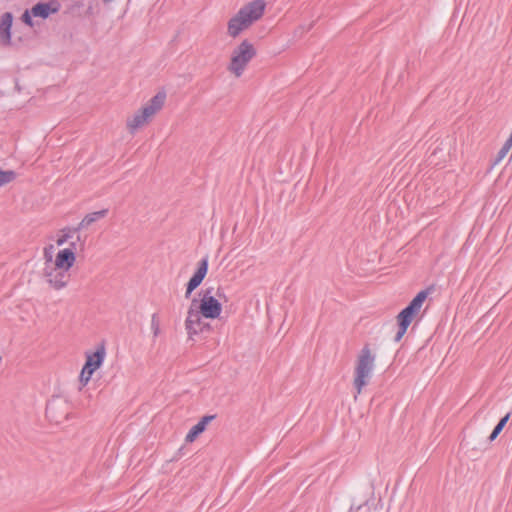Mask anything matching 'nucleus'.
<instances>
[{"label":"nucleus","instance_id":"nucleus-1","mask_svg":"<svg viewBox=\"0 0 512 512\" xmlns=\"http://www.w3.org/2000/svg\"><path fill=\"white\" fill-rule=\"evenodd\" d=\"M264 0H253L244 5L228 21L227 33L230 37L236 38L240 33L248 29L254 22L259 20L265 11Z\"/></svg>","mask_w":512,"mask_h":512},{"label":"nucleus","instance_id":"nucleus-2","mask_svg":"<svg viewBox=\"0 0 512 512\" xmlns=\"http://www.w3.org/2000/svg\"><path fill=\"white\" fill-rule=\"evenodd\" d=\"M375 359V354L372 353L368 345H365L358 355L354 371L353 385L356 389L355 398L362 392V389L369 383L375 367Z\"/></svg>","mask_w":512,"mask_h":512},{"label":"nucleus","instance_id":"nucleus-3","mask_svg":"<svg viewBox=\"0 0 512 512\" xmlns=\"http://www.w3.org/2000/svg\"><path fill=\"white\" fill-rule=\"evenodd\" d=\"M256 56L254 45L248 40H243L231 54L228 70L236 77H240L248 63Z\"/></svg>","mask_w":512,"mask_h":512},{"label":"nucleus","instance_id":"nucleus-4","mask_svg":"<svg viewBox=\"0 0 512 512\" xmlns=\"http://www.w3.org/2000/svg\"><path fill=\"white\" fill-rule=\"evenodd\" d=\"M166 100V93L158 92L151 100L134 116L128 120V128L133 132L142 127L148 120L153 117L163 107Z\"/></svg>","mask_w":512,"mask_h":512},{"label":"nucleus","instance_id":"nucleus-5","mask_svg":"<svg viewBox=\"0 0 512 512\" xmlns=\"http://www.w3.org/2000/svg\"><path fill=\"white\" fill-rule=\"evenodd\" d=\"M214 288L210 287L203 291L202 298L197 299V308L202 316L207 319H216L222 312V305L218 298L223 296V292L218 288L213 295Z\"/></svg>","mask_w":512,"mask_h":512},{"label":"nucleus","instance_id":"nucleus-6","mask_svg":"<svg viewBox=\"0 0 512 512\" xmlns=\"http://www.w3.org/2000/svg\"><path fill=\"white\" fill-rule=\"evenodd\" d=\"M43 274L48 284L55 290H61L68 285L70 274L69 270L52 265V257L50 256L45 263Z\"/></svg>","mask_w":512,"mask_h":512},{"label":"nucleus","instance_id":"nucleus-7","mask_svg":"<svg viewBox=\"0 0 512 512\" xmlns=\"http://www.w3.org/2000/svg\"><path fill=\"white\" fill-rule=\"evenodd\" d=\"M204 318L197 308V298H193L187 311V317L185 319V329L189 338L203 332L209 328V324L205 323Z\"/></svg>","mask_w":512,"mask_h":512},{"label":"nucleus","instance_id":"nucleus-8","mask_svg":"<svg viewBox=\"0 0 512 512\" xmlns=\"http://www.w3.org/2000/svg\"><path fill=\"white\" fill-rule=\"evenodd\" d=\"M105 355L104 346L98 347L94 353L87 355L85 365L79 376V381L83 386L88 384L93 373L102 365Z\"/></svg>","mask_w":512,"mask_h":512},{"label":"nucleus","instance_id":"nucleus-9","mask_svg":"<svg viewBox=\"0 0 512 512\" xmlns=\"http://www.w3.org/2000/svg\"><path fill=\"white\" fill-rule=\"evenodd\" d=\"M208 271V256L202 258L198 263V268L190 278L186 286L185 297H190L191 293L202 283Z\"/></svg>","mask_w":512,"mask_h":512},{"label":"nucleus","instance_id":"nucleus-10","mask_svg":"<svg viewBox=\"0 0 512 512\" xmlns=\"http://www.w3.org/2000/svg\"><path fill=\"white\" fill-rule=\"evenodd\" d=\"M59 9L60 4L57 1L39 2L31 8V14L33 17L46 19L51 14L57 13Z\"/></svg>","mask_w":512,"mask_h":512},{"label":"nucleus","instance_id":"nucleus-11","mask_svg":"<svg viewBox=\"0 0 512 512\" xmlns=\"http://www.w3.org/2000/svg\"><path fill=\"white\" fill-rule=\"evenodd\" d=\"M76 260L75 253L72 248H65L60 250L55 260H52V265L57 266L58 269L64 268L70 270V268L74 265Z\"/></svg>","mask_w":512,"mask_h":512},{"label":"nucleus","instance_id":"nucleus-12","mask_svg":"<svg viewBox=\"0 0 512 512\" xmlns=\"http://www.w3.org/2000/svg\"><path fill=\"white\" fill-rule=\"evenodd\" d=\"M215 418L214 415H206L195 424L186 435V442H193L202 432L205 431L207 425Z\"/></svg>","mask_w":512,"mask_h":512},{"label":"nucleus","instance_id":"nucleus-13","mask_svg":"<svg viewBox=\"0 0 512 512\" xmlns=\"http://www.w3.org/2000/svg\"><path fill=\"white\" fill-rule=\"evenodd\" d=\"M13 16L10 12L4 13L0 18V36L5 44L11 41V27Z\"/></svg>","mask_w":512,"mask_h":512},{"label":"nucleus","instance_id":"nucleus-14","mask_svg":"<svg viewBox=\"0 0 512 512\" xmlns=\"http://www.w3.org/2000/svg\"><path fill=\"white\" fill-rule=\"evenodd\" d=\"M108 213L107 209H102L96 212H92L87 214L82 221L78 224L77 227H74V232H79L80 230L87 228L94 222L98 221L99 219L104 218Z\"/></svg>","mask_w":512,"mask_h":512},{"label":"nucleus","instance_id":"nucleus-15","mask_svg":"<svg viewBox=\"0 0 512 512\" xmlns=\"http://www.w3.org/2000/svg\"><path fill=\"white\" fill-rule=\"evenodd\" d=\"M418 313L412 308V306L405 307L397 316L398 323H402L403 326H409L413 318Z\"/></svg>","mask_w":512,"mask_h":512},{"label":"nucleus","instance_id":"nucleus-16","mask_svg":"<svg viewBox=\"0 0 512 512\" xmlns=\"http://www.w3.org/2000/svg\"><path fill=\"white\" fill-rule=\"evenodd\" d=\"M428 296V292L426 290L420 291L409 303V306H412V308L419 313L424 301L426 300Z\"/></svg>","mask_w":512,"mask_h":512},{"label":"nucleus","instance_id":"nucleus-17","mask_svg":"<svg viewBox=\"0 0 512 512\" xmlns=\"http://www.w3.org/2000/svg\"><path fill=\"white\" fill-rule=\"evenodd\" d=\"M510 418V413H507L503 418L500 419V421L497 423V425L494 427L492 433L489 436V440L493 441L497 438V436L501 433L505 425L507 424L508 420Z\"/></svg>","mask_w":512,"mask_h":512},{"label":"nucleus","instance_id":"nucleus-18","mask_svg":"<svg viewBox=\"0 0 512 512\" xmlns=\"http://www.w3.org/2000/svg\"><path fill=\"white\" fill-rule=\"evenodd\" d=\"M77 233L78 232H74V227L73 228L68 227V228L62 229L60 236L56 240L57 245L58 246L64 245L70 238L73 237L74 234H77Z\"/></svg>","mask_w":512,"mask_h":512},{"label":"nucleus","instance_id":"nucleus-19","mask_svg":"<svg viewBox=\"0 0 512 512\" xmlns=\"http://www.w3.org/2000/svg\"><path fill=\"white\" fill-rule=\"evenodd\" d=\"M16 178V173L12 170L0 169V187L12 182Z\"/></svg>","mask_w":512,"mask_h":512},{"label":"nucleus","instance_id":"nucleus-20","mask_svg":"<svg viewBox=\"0 0 512 512\" xmlns=\"http://www.w3.org/2000/svg\"><path fill=\"white\" fill-rule=\"evenodd\" d=\"M151 330L153 333V336L156 338L160 334V322L158 318V314L154 313L151 316Z\"/></svg>","mask_w":512,"mask_h":512},{"label":"nucleus","instance_id":"nucleus-21","mask_svg":"<svg viewBox=\"0 0 512 512\" xmlns=\"http://www.w3.org/2000/svg\"><path fill=\"white\" fill-rule=\"evenodd\" d=\"M510 149H512V143L507 139L497 154L496 163L500 162L507 155Z\"/></svg>","mask_w":512,"mask_h":512},{"label":"nucleus","instance_id":"nucleus-22","mask_svg":"<svg viewBox=\"0 0 512 512\" xmlns=\"http://www.w3.org/2000/svg\"><path fill=\"white\" fill-rule=\"evenodd\" d=\"M398 325H399V328H398V331H397V333H396V335L394 337V341L395 342H399L402 339V337L405 335V333H406V331H407V329L409 327V326H405L404 327L402 323H398Z\"/></svg>","mask_w":512,"mask_h":512},{"label":"nucleus","instance_id":"nucleus-23","mask_svg":"<svg viewBox=\"0 0 512 512\" xmlns=\"http://www.w3.org/2000/svg\"><path fill=\"white\" fill-rule=\"evenodd\" d=\"M32 17H33V15L31 14V10H30V11H29V10H26V11L23 13V15H22V20H23V22H24L26 25H28V26L32 27V26H33Z\"/></svg>","mask_w":512,"mask_h":512},{"label":"nucleus","instance_id":"nucleus-24","mask_svg":"<svg viewBox=\"0 0 512 512\" xmlns=\"http://www.w3.org/2000/svg\"><path fill=\"white\" fill-rule=\"evenodd\" d=\"M350 512H369V507L367 505H359L355 510L354 507L351 506Z\"/></svg>","mask_w":512,"mask_h":512},{"label":"nucleus","instance_id":"nucleus-25","mask_svg":"<svg viewBox=\"0 0 512 512\" xmlns=\"http://www.w3.org/2000/svg\"><path fill=\"white\" fill-rule=\"evenodd\" d=\"M53 248H54V247H53V245H51V246H50V250L52 251V250H53ZM44 255H45V259H46V261H47V260L49 259V257H50V256L52 257V252H51V253H49V252H48V249L46 248V249H45V251H44Z\"/></svg>","mask_w":512,"mask_h":512},{"label":"nucleus","instance_id":"nucleus-26","mask_svg":"<svg viewBox=\"0 0 512 512\" xmlns=\"http://www.w3.org/2000/svg\"><path fill=\"white\" fill-rule=\"evenodd\" d=\"M71 246L75 249L76 243H75V242H72V243H71Z\"/></svg>","mask_w":512,"mask_h":512},{"label":"nucleus","instance_id":"nucleus-27","mask_svg":"<svg viewBox=\"0 0 512 512\" xmlns=\"http://www.w3.org/2000/svg\"><path fill=\"white\" fill-rule=\"evenodd\" d=\"M311 27H312V24H310V25L307 27L306 31L310 30V29H311Z\"/></svg>","mask_w":512,"mask_h":512}]
</instances>
